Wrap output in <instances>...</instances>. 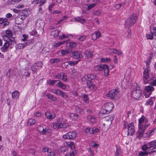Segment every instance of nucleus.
Instances as JSON below:
<instances>
[{"instance_id": "60", "label": "nucleus", "mask_w": 156, "mask_h": 156, "mask_svg": "<svg viewBox=\"0 0 156 156\" xmlns=\"http://www.w3.org/2000/svg\"><path fill=\"white\" fill-rule=\"evenodd\" d=\"M76 153V151H72L70 152L69 153L66 154V156H74Z\"/></svg>"}, {"instance_id": "61", "label": "nucleus", "mask_w": 156, "mask_h": 156, "mask_svg": "<svg viewBox=\"0 0 156 156\" xmlns=\"http://www.w3.org/2000/svg\"><path fill=\"white\" fill-rule=\"evenodd\" d=\"M86 37L87 36L86 35L81 36L79 37L78 40L80 41H83L86 39Z\"/></svg>"}, {"instance_id": "47", "label": "nucleus", "mask_w": 156, "mask_h": 156, "mask_svg": "<svg viewBox=\"0 0 156 156\" xmlns=\"http://www.w3.org/2000/svg\"><path fill=\"white\" fill-rule=\"evenodd\" d=\"M83 100L86 103H88V96L86 94H84L83 95Z\"/></svg>"}, {"instance_id": "9", "label": "nucleus", "mask_w": 156, "mask_h": 156, "mask_svg": "<svg viewBox=\"0 0 156 156\" xmlns=\"http://www.w3.org/2000/svg\"><path fill=\"white\" fill-rule=\"evenodd\" d=\"M128 135H132L135 132L133 123H131L127 125Z\"/></svg>"}, {"instance_id": "42", "label": "nucleus", "mask_w": 156, "mask_h": 156, "mask_svg": "<svg viewBox=\"0 0 156 156\" xmlns=\"http://www.w3.org/2000/svg\"><path fill=\"white\" fill-rule=\"evenodd\" d=\"M99 131V129L96 127H94L91 129L90 134H95L98 133Z\"/></svg>"}, {"instance_id": "24", "label": "nucleus", "mask_w": 156, "mask_h": 156, "mask_svg": "<svg viewBox=\"0 0 156 156\" xmlns=\"http://www.w3.org/2000/svg\"><path fill=\"white\" fill-rule=\"evenodd\" d=\"M5 36L8 37L9 41H10V39L12 37H15L12 36V33L11 31L9 30H7L6 31Z\"/></svg>"}, {"instance_id": "58", "label": "nucleus", "mask_w": 156, "mask_h": 156, "mask_svg": "<svg viewBox=\"0 0 156 156\" xmlns=\"http://www.w3.org/2000/svg\"><path fill=\"white\" fill-rule=\"evenodd\" d=\"M104 70V75L105 76H107L108 75L109 72L108 66H107V68H105Z\"/></svg>"}, {"instance_id": "34", "label": "nucleus", "mask_w": 156, "mask_h": 156, "mask_svg": "<svg viewBox=\"0 0 156 156\" xmlns=\"http://www.w3.org/2000/svg\"><path fill=\"white\" fill-rule=\"evenodd\" d=\"M48 99H51L53 101H55L57 100V98L54 97L53 95L50 94H48L46 95Z\"/></svg>"}, {"instance_id": "1", "label": "nucleus", "mask_w": 156, "mask_h": 156, "mask_svg": "<svg viewBox=\"0 0 156 156\" xmlns=\"http://www.w3.org/2000/svg\"><path fill=\"white\" fill-rule=\"evenodd\" d=\"M149 125L147 119L144 115H142L141 117L139 119V130L136 134V137L140 139L143 136H144L145 130Z\"/></svg>"}, {"instance_id": "23", "label": "nucleus", "mask_w": 156, "mask_h": 156, "mask_svg": "<svg viewBox=\"0 0 156 156\" xmlns=\"http://www.w3.org/2000/svg\"><path fill=\"white\" fill-rule=\"evenodd\" d=\"M58 82L57 84L58 87L63 90H65L66 88V86L65 84L58 80Z\"/></svg>"}, {"instance_id": "43", "label": "nucleus", "mask_w": 156, "mask_h": 156, "mask_svg": "<svg viewBox=\"0 0 156 156\" xmlns=\"http://www.w3.org/2000/svg\"><path fill=\"white\" fill-rule=\"evenodd\" d=\"M58 81V80H49L47 81V83L48 84L50 85H54L56 82Z\"/></svg>"}, {"instance_id": "27", "label": "nucleus", "mask_w": 156, "mask_h": 156, "mask_svg": "<svg viewBox=\"0 0 156 156\" xmlns=\"http://www.w3.org/2000/svg\"><path fill=\"white\" fill-rule=\"evenodd\" d=\"M62 91L59 89H52L51 92L55 94L58 96L61 95V93H62Z\"/></svg>"}, {"instance_id": "55", "label": "nucleus", "mask_w": 156, "mask_h": 156, "mask_svg": "<svg viewBox=\"0 0 156 156\" xmlns=\"http://www.w3.org/2000/svg\"><path fill=\"white\" fill-rule=\"evenodd\" d=\"M35 66L37 67H42L43 65V63L41 62H37L34 64Z\"/></svg>"}, {"instance_id": "6", "label": "nucleus", "mask_w": 156, "mask_h": 156, "mask_svg": "<svg viewBox=\"0 0 156 156\" xmlns=\"http://www.w3.org/2000/svg\"><path fill=\"white\" fill-rule=\"evenodd\" d=\"M68 126V123L63 120H59L53 123V127L55 128H66Z\"/></svg>"}, {"instance_id": "53", "label": "nucleus", "mask_w": 156, "mask_h": 156, "mask_svg": "<svg viewBox=\"0 0 156 156\" xmlns=\"http://www.w3.org/2000/svg\"><path fill=\"white\" fill-rule=\"evenodd\" d=\"M146 37L147 39L152 40L154 38L153 34L151 33L150 34H147Z\"/></svg>"}, {"instance_id": "14", "label": "nucleus", "mask_w": 156, "mask_h": 156, "mask_svg": "<svg viewBox=\"0 0 156 156\" xmlns=\"http://www.w3.org/2000/svg\"><path fill=\"white\" fill-rule=\"evenodd\" d=\"M87 87L90 90H93L95 87V85L92 80L87 81Z\"/></svg>"}, {"instance_id": "8", "label": "nucleus", "mask_w": 156, "mask_h": 156, "mask_svg": "<svg viewBox=\"0 0 156 156\" xmlns=\"http://www.w3.org/2000/svg\"><path fill=\"white\" fill-rule=\"evenodd\" d=\"M76 133L73 131L69 132L63 136V138L65 139H70L73 140L76 137Z\"/></svg>"}, {"instance_id": "31", "label": "nucleus", "mask_w": 156, "mask_h": 156, "mask_svg": "<svg viewBox=\"0 0 156 156\" xmlns=\"http://www.w3.org/2000/svg\"><path fill=\"white\" fill-rule=\"evenodd\" d=\"M116 150L115 152V156H119L121 153V150L119 147L116 146Z\"/></svg>"}, {"instance_id": "63", "label": "nucleus", "mask_w": 156, "mask_h": 156, "mask_svg": "<svg viewBox=\"0 0 156 156\" xmlns=\"http://www.w3.org/2000/svg\"><path fill=\"white\" fill-rule=\"evenodd\" d=\"M37 34V31L35 30H33L32 31L30 32V34L32 36L36 35Z\"/></svg>"}, {"instance_id": "2", "label": "nucleus", "mask_w": 156, "mask_h": 156, "mask_svg": "<svg viewBox=\"0 0 156 156\" xmlns=\"http://www.w3.org/2000/svg\"><path fill=\"white\" fill-rule=\"evenodd\" d=\"M132 88L133 89L131 94L132 97L135 99H139L142 94V92L140 89V87L137 83H134L132 86Z\"/></svg>"}, {"instance_id": "36", "label": "nucleus", "mask_w": 156, "mask_h": 156, "mask_svg": "<svg viewBox=\"0 0 156 156\" xmlns=\"http://www.w3.org/2000/svg\"><path fill=\"white\" fill-rule=\"evenodd\" d=\"M103 125L105 127L108 128L110 127L112 124V122H109L105 121L102 120Z\"/></svg>"}, {"instance_id": "62", "label": "nucleus", "mask_w": 156, "mask_h": 156, "mask_svg": "<svg viewBox=\"0 0 156 156\" xmlns=\"http://www.w3.org/2000/svg\"><path fill=\"white\" fill-rule=\"evenodd\" d=\"M62 76V72L58 73L55 76V78L57 79H61Z\"/></svg>"}, {"instance_id": "54", "label": "nucleus", "mask_w": 156, "mask_h": 156, "mask_svg": "<svg viewBox=\"0 0 156 156\" xmlns=\"http://www.w3.org/2000/svg\"><path fill=\"white\" fill-rule=\"evenodd\" d=\"M62 77L61 78L62 79L64 82H66L67 81V76L63 72H62Z\"/></svg>"}, {"instance_id": "29", "label": "nucleus", "mask_w": 156, "mask_h": 156, "mask_svg": "<svg viewBox=\"0 0 156 156\" xmlns=\"http://www.w3.org/2000/svg\"><path fill=\"white\" fill-rule=\"evenodd\" d=\"M113 120V118L112 116L110 115H108L106 116L103 119V121L109 122V121L112 122V121Z\"/></svg>"}, {"instance_id": "32", "label": "nucleus", "mask_w": 156, "mask_h": 156, "mask_svg": "<svg viewBox=\"0 0 156 156\" xmlns=\"http://www.w3.org/2000/svg\"><path fill=\"white\" fill-rule=\"evenodd\" d=\"M108 66L106 64H101L97 66L98 69L99 71L104 70L105 68H107Z\"/></svg>"}, {"instance_id": "11", "label": "nucleus", "mask_w": 156, "mask_h": 156, "mask_svg": "<svg viewBox=\"0 0 156 156\" xmlns=\"http://www.w3.org/2000/svg\"><path fill=\"white\" fill-rule=\"evenodd\" d=\"M37 129L38 131L42 134H46L47 133L49 132L50 131L49 128H44L41 125L38 126L37 127Z\"/></svg>"}, {"instance_id": "57", "label": "nucleus", "mask_w": 156, "mask_h": 156, "mask_svg": "<svg viewBox=\"0 0 156 156\" xmlns=\"http://www.w3.org/2000/svg\"><path fill=\"white\" fill-rule=\"evenodd\" d=\"M82 0H72V2L76 5L79 4Z\"/></svg>"}, {"instance_id": "19", "label": "nucleus", "mask_w": 156, "mask_h": 156, "mask_svg": "<svg viewBox=\"0 0 156 156\" xmlns=\"http://www.w3.org/2000/svg\"><path fill=\"white\" fill-rule=\"evenodd\" d=\"M72 20L76 22H80L81 23L83 24L85 22V20L81 18L80 16H78L77 17L73 18Z\"/></svg>"}, {"instance_id": "48", "label": "nucleus", "mask_w": 156, "mask_h": 156, "mask_svg": "<svg viewBox=\"0 0 156 156\" xmlns=\"http://www.w3.org/2000/svg\"><path fill=\"white\" fill-rule=\"evenodd\" d=\"M96 5V3H93L89 5H87V9L90 10L93 8Z\"/></svg>"}, {"instance_id": "64", "label": "nucleus", "mask_w": 156, "mask_h": 156, "mask_svg": "<svg viewBox=\"0 0 156 156\" xmlns=\"http://www.w3.org/2000/svg\"><path fill=\"white\" fill-rule=\"evenodd\" d=\"M151 33L153 34L156 32V29L154 27H152L150 29Z\"/></svg>"}, {"instance_id": "37", "label": "nucleus", "mask_w": 156, "mask_h": 156, "mask_svg": "<svg viewBox=\"0 0 156 156\" xmlns=\"http://www.w3.org/2000/svg\"><path fill=\"white\" fill-rule=\"evenodd\" d=\"M60 61V59L58 58H54L50 59V62L51 63H57Z\"/></svg>"}, {"instance_id": "20", "label": "nucleus", "mask_w": 156, "mask_h": 156, "mask_svg": "<svg viewBox=\"0 0 156 156\" xmlns=\"http://www.w3.org/2000/svg\"><path fill=\"white\" fill-rule=\"evenodd\" d=\"M9 22L7 18H0V24H2L3 26H6L8 25L9 24Z\"/></svg>"}, {"instance_id": "33", "label": "nucleus", "mask_w": 156, "mask_h": 156, "mask_svg": "<svg viewBox=\"0 0 156 156\" xmlns=\"http://www.w3.org/2000/svg\"><path fill=\"white\" fill-rule=\"evenodd\" d=\"M26 47V44L24 43L23 44H19L16 45V49L19 50L23 48Z\"/></svg>"}, {"instance_id": "49", "label": "nucleus", "mask_w": 156, "mask_h": 156, "mask_svg": "<svg viewBox=\"0 0 156 156\" xmlns=\"http://www.w3.org/2000/svg\"><path fill=\"white\" fill-rule=\"evenodd\" d=\"M34 42V40L32 39L28 40L26 42L24 43L26 44V46L27 45H29L32 44Z\"/></svg>"}, {"instance_id": "59", "label": "nucleus", "mask_w": 156, "mask_h": 156, "mask_svg": "<svg viewBox=\"0 0 156 156\" xmlns=\"http://www.w3.org/2000/svg\"><path fill=\"white\" fill-rule=\"evenodd\" d=\"M69 65L68 61L62 64V66L63 68H66Z\"/></svg>"}, {"instance_id": "21", "label": "nucleus", "mask_w": 156, "mask_h": 156, "mask_svg": "<svg viewBox=\"0 0 156 156\" xmlns=\"http://www.w3.org/2000/svg\"><path fill=\"white\" fill-rule=\"evenodd\" d=\"M149 146H150V150L156 148V140L152 141L149 143Z\"/></svg>"}, {"instance_id": "52", "label": "nucleus", "mask_w": 156, "mask_h": 156, "mask_svg": "<svg viewBox=\"0 0 156 156\" xmlns=\"http://www.w3.org/2000/svg\"><path fill=\"white\" fill-rule=\"evenodd\" d=\"M148 83L154 86H156V79L154 80H151L149 81Z\"/></svg>"}, {"instance_id": "56", "label": "nucleus", "mask_w": 156, "mask_h": 156, "mask_svg": "<svg viewBox=\"0 0 156 156\" xmlns=\"http://www.w3.org/2000/svg\"><path fill=\"white\" fill-rule=\"evenodd\" d=\"M148 153L146 151H141L139 153V154L141 156H147Z\"/></svg>"}, {"instance_id": "45", "label": "nucleus", "mask_w": 156, "mask_h": 156, "mask_svg": "<svg viewBox=\"0 0 156 156\" xmlns=\"http://www.w3.org/2000/svg\"><path fill=\"white\" fill-rule=\"evenodd\" d=\"M126 37L127 39H129L131 37V30L130 29H128L126 33Z\"/></svg>"}, {"instance_id": "4", "label": "nucleus", "mask_w": 156, "mask_h": 156, "mask_svg": "<svg viewBox=\"0 0 156 156\" xmlns=\"http://www.w3.org/2000/svg\"><path fill=\"white\" fill-rule=\"evenodd\" d=\"M102 111L103 113H109L112 111L114 107V105L112 102H108L104 104L102 106Z\"/></svg>"}, {"instance_id": "41", "label": "nucleus", "mask_w": 156, "mask_h": 156, "mask_svg": "<svg viewBox=\"0 0 156 156\" xmlns=\"http://www.w3.org/2000/svg\"><path fill=\"white\" fill-rule=\"evenodd\" d=\"M35 120L32 119H30L27 121V123L28 125L32 126L34 125L35 123Z\"/></svg>"}, {"instance_id": "17", "label": "nucleus", "mask_w": 156, "mask_h": 156, "mask_svg": "<svg viewBox=\"0 0 156 156\" xmlns=\"http://www.w3.org/2000/svg\"><path fill=\"white\" fill-rule=\"evenodd\" d=\"M93 76L92 75H86L84 76L81 78V80L82 82H85L86 81L90 80L92 79V76Z\"/></svg>"}, {"instance_id": "39", "label": "nucleus", "mask_w": 156, "mask_h": 156, "mask_svg": "<svg viewBox=\"0 0 156 156\" xmlns=\"http://www.w3.org/2000/svg\"><path fill=\"white\" fill-rule=\"evenodd\" d=\"M66 144L69 147L72 149H74L75 147V145L74 144L73 142H68L66 143Z\"/></svg>"}, {"instance_id": "5", "label": "nucleus", "mask_w": 156, "mask_h": 156, "mask_svg": "<svg viewBox=\"0 0 156 156\" xmlns=\"http://www.w3.org/2000/svg\"><path fill=\"white\" fill-rule=\"evenodd\" d=\"M136 14H133V15L127 18L125 23V26L128 27L132 26L136 22Z\"/></svg>"}, {"instance_id": "15", "label": "nucleus", "mask_w": 156, "mask_h": 156, "mask_svg": "<svg viewBox=\"0 0 156 156\" xmlns=\"http://www.w3.org/2000/svg\"><path fill=\"white\" fill-rule=\"evenodd\" d=\"M72 55L74 58L78 59L83 57L82 55L79 52L74 51L72 52Z\"/></svg>"}, {"instance_id": "50", "label": "nucleus", "mask_w": 156, "mask_h": 156, "mask_svg": "<svg viewBox=\"0 0 156 156\" xmlns=\"http://www.w3.org/2000/svg\"><path fill=\"white\" fill-rule=\"evenodd\" d=\"M151 94V92H148L147 91H146L144 90V94L146 98H148L150 97Z\"/></svg>"}, {"instance_id": "26", "label": "nucleus", "mask_w": 156, "mask_h": 156, "mask_svg": "<svg viewBox=\"0 0 156 156\" xmlns=\"http://www.w3.org/2000/svg\"><path fill=\"white\" fill-rule=\"evenodd\" d=\"M27 16V14H25L23 13L21 15H19V16L17 17L16 20L19 19H20L21 21H23L25 19Z\"/></svg>"}, {"instance_id": "30", "label": "nucleus", "mask_w": 156, "mask_h": 156, "mask_svg": "<svg viewBox=\"0 0 156 156\" xmlns=\"http://www.w3.org/2000/svg\"><path fill=\"white\" fill-rule=\"evenodd\" d=\"M154 133V130H151L148 131V132L144 133V137H147L151 136Z\"/></svg>"}, {"instance_id": "13", "label": "nucleus", "mask_w": 156, "mask_h": 156, "mask_svg": "<svg viewBox=\"0 0 156 156\" xmlns=\"http://www.w3.org/2000/svg\"><path fill=\"white\" fill-rule=\"evenodd\" d=\"M45 23L43 20L38 19L36 23V27L38 29H42L44 28Z\"/></svg>"}, {"instance_id": "12", "label": "nucleus", "mask_w": 156, "mask_h": 156, "mask_svg": "<svg viewBox=\"0 0 156 156\" xmlns=\"http://www.w3.org/2000/svg\"><path fill=\"white\" fill-rule=\"evenodd\" d=\"M45 115L47 119L50 120L54 119L56 116L54 113H51L49 111L46 112L45 113Z\"/></svg>"}, {"instance_id": "51", "label": "nucleus", "mask_w": 156, "mask_h": 156, "mask_svg": "<svg viewBox=\"0 0 156 156\" xmlns=\"http://www.w3.org/2000/svg\"><path fill=\"white\" fill-rule=\"evenodd\" d=\"M80 60L77 61H68L69 65H70V66H73L75 65L76 64L78 61H79Z\"/></svg>"}, {"instance_id": "44", "label": "nucleus", "mask_w": 156, "mask_h": 156, "mask_svg": "<svg viewBox=\"0 0 156 156\" xmlns=\"http://www.w3.org/2000/svg\"><path fill=\"white\" fill-rule=\"evenodd\" d=\"M59 32V30H53L51 31V34L53 35L54 37H56L58 36Z\"/></svg>"}, {"instance_id": "38", "label": "nucleus", "mask_w": 156, "mask_h": 156, "mask_svg": "<svg viewBox=\"0 0 156 156\" xmlns=\"http://www.w3.org/2000/svg\"><path fill=\"white\" fill-rule=\"evenodd\" d=\"M70 117L73 120H77L78 117V115L76 114L71 113L70 114Z\"/></svg>"}, {"instance_id": "25", "label": "nucleus", "mask_w": 156, "mask_h": 156, "mask_svg": "<svg viewBox=\"0 0 156 156\" xmlns=\"http://www.w3.org/2000/svg\"><path fill=\"white\" fill-rule=\"evenodd\" d=\"M154 90V88L151 86H148L145 87V89L144 90H145L149 92H151V94H152L153 91Z\"/></svg>"}, {"instance_id": "18", "label": "nucleus", "mask_w": 156, "mask_h": 156, "mask_svg": "<svg viewBox=\"0 0 156 156\" xmlns=\"http://www.w3.org/2000/svg\"><path fill=\"white\" fill-rule=\"evenodd\" d=\"M20 95L19 92L17 90H15L12 93V98L14 99H17L19 98Z\"/></svg>"}, {"instance_id": "46", "label": "nucleus", "mask_w": 156, "mask_h": 156, "mask_svg": "<svg viewBox=\"0 0 156 156\" xmlns=\"http://www.w3.org/2000/svg\"><path fill=\"white\" fill-rule=\"evenodd\" d=\"M149 143L147 144H144L142 148V149L143 151H146L147 149H150V146H149Z\"/></svg>"}, {"instance_id": "7", "label": "nucleus", "mask_w": 156, "mask_h": 156, "mask_svg": "<svg viewBox=\"0 0 156 156\" xmlns=\"http://www.w3.org/2000/svg\"><path fill=\"white\" fill-rule=\"evenodd\" d=\"M107 97L111 99H115L119 97V90L116 89H113L110 90L106 94Z\"/></svg>"}, {"instance_id": "22", "label": "nucleus", "mask_w": 156, "mask_h": 156, "mask_svg": "<svg viewBox=\"0 0 156 156\" xmlns=\"http://www.w3.org/2000/svg\"><path fill=\"white\" fill-rule=\"evenodd\" d=\"M87 119L91 123L93 124L96 122V118L94 116L89 115L87 117Z\"/></svg>"}, {"instance_id": "16", "label": "nucleus", "mask_w": 156, "mask_h": 156, "mask_svg": "<svg viewBox=\"0 0 156 156\" xmlns=\"http://www.w3.org/2000/svg\"><path fill=\"white\" fill-rule=\"evenodd\" d=\"M20 73L23 76H26L29 77L30 75V72L29 71L28 68L25 69H23L21 70Z\"/></svg>"}, {"instance_id": "28", "label": "nucleus", "mask_w": 156, "mask_h": 156, "mask_svg": "<svg viewBox=\"0 0 156 156\" xmlns=\"http://www.w3.org/2000/svg\"><path fill=\"white\" fill-rule=\"evenodd\" d=\"M75 110L76 112L81 114H83L84 113L83 109L81 107L78 106H76Z\"/></svg>"}, {"instance_id": "35", "label": "nucleus", "mask_w": 156, "mask_h": 156, "mask_svg": "<svg viewBox=\"0 0 156 156\" xmlns=\"http://www.w3.org/2000/svg\"><path fill=\"white\" fill-rule=\"evenodd\" d=\"M85 56L86 58H89L93 56V54L92 52L87 50L84 53Z\"/></svg>"}, {"instance_id": "10", "label": "nucleus", "mask_w": 156, "mask_h": 156, "mask_svg": "<svg viewBox=\"0 0 156 156\" xmlns=\"http://www.w3.org/2000/svg\"><path fill=\"white\" fill-rule=\"evenodd\" d=\"M150 71L147 69L145 70L143 72V81L144 84L147 83L149 81L147 80L149 76Z\"/></svg>"}, {"instance_id": "3", "label": "nucleus", "mask_w": 156, "mask_h": 156, "mask_svg": "<svg viewBox=\"0 0 156 156\" xmlns=\"http://www.w3.org/2000/svg\"><path fill=\"white\" fill-rule=\"evenodd\" d=\"M10 39V41H8L5 42L2 47L1 49L3 52H6L9 48L10 49L12 48L14 45L16 43V42L15 41V37H12Z\"/></svg>"}, {"instance_id": "40", "label": "nucleus", "mask_w": 156, "mask_h": 156, "mask_svg": "<svg viewBox=\"0 0 156 156\" xmlns=\"http://www.w3.org/2000/svg\"><path fill=\"white\" fill-rule=\"evenodd\" d=\"M65 42V41L59 42L57 43H55L53 44V47L54 48H57L59 47L61 45L63 44Z\"/></svg>"}]
</instances>
